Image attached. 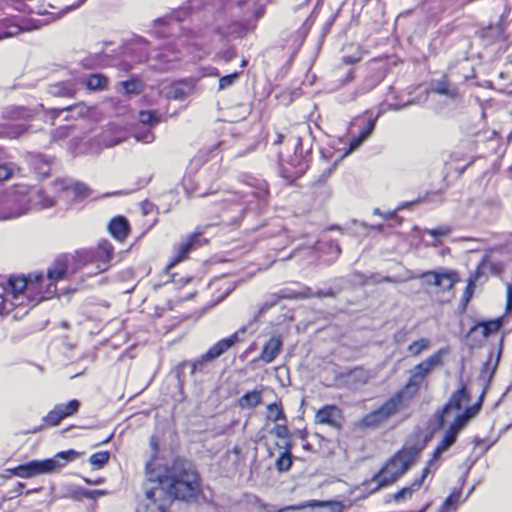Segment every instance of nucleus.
Instances as JSON below:
<instances>
[{
  "label": "nucleus",
  "instance_id": "f257e3e1",
  "mask_svg": "<svg viewBox=\"0 0 512 512\" xmlns=\"http://www.w3.org/2000/svg\"><path fill=\"white\" fill-rule=\"evenodd\" d=\"M145 478L146 482L161 486L173 501L192 503L202 495L200 472L192 460L183 456H176L167 464L147 461Z\"/></svg>",
  "mask_w": 512,
  "mask_h": 512
},
{
  "label": "nucleus",
  "instance_id": "f03ea898",
  "mask_svg": "<svg viewBox=\"0 0 512 512\" xmlns=\"http://www.w3.org/2000/svg\"><path fill=\"white\" fill-rule=\"evenodd\" d=\"M446 354L447 349L441 348L410 369L409 378L405 384L388 397L380 407L365 414L360 420L361 427L376 428L400 411L407 409L419 394L425 379L434 369L443 365Z\"/></svg>",
  "mask_w": 512,
  "mask_h": 512
},
{
  "label": "nucleus",
  "instance_id": "7ed1b4c3",
  "mask_svg": "<svg viewBox=\"0 0 512 512\" xmlns=\"http://www.w3.org/2000/svg\"><path fill=\"white\" fill-rule=\"evenodd\" d=\"M9 285L14 291L18 292L23 306L21 311H17L15 319L25 316L31 308L38 303L52 298L57 291L43 272H31L28 275H11Z\"/></svg>",
  "mask_w": 512,
  "mask_h": 512
},
{
  "label": "nucleus",
  "instance_id": "20e7f679",
  "mask_svg": "<svg viewBox=\"0 0 512 512\" xmlns=\"http://www.w3.org/2000/svg\"><path fill=\"white\" fill-rule=\"evenodd\" d=\"M424 447L425 443L422 442H418L411 446H404L392 457L386 460L380 470L371 478V482L375 483L373 491H378L379 489L390 486L396 482L417 460Z\"/></svg>",
  "mask_w": 512,
  "mask_h": 512
},
{
  "label": "nucleus",
  "instance_id": "39448f33",
  "mask_svg": "<svg viewBox=\"0 0 512 512\" xmlns=\"http://www.w3.org/2000/svg\"><path fill=\"white\" fill-rule=\"evenodd\" d=\"M80 453L74 449L56 453L52 458L31 460L25 464L7 469V472L20 478H31L37 475L50 474L64 468L68 463L79 458Z\"/></svg>",
  "mask_w": 512,
  "mask_h": 512
},
{
  "label": "nucleus",
  "instance_id": "423d86ee",
  "mask_svg": "<svg viewBox=\"0 0 512 512\" xmlns=\"http://www.w3.org/2000/svg\"><path fill=\"white\" fill-rule=\"evenodd\" d=\"M83 268L78 257V251L74 254H61L57 256L47 269V277L50 283L56 287L61 280L67 279Z\"/></svg>",
  "mask_w": 512,
  "mask_h": 512
},
{
  "label": "nucleus",
  "instance_id": "0eeeda50",
  "mask_svg": "<svg viewBox=\"0 0 512 512\" xmlns=\"http://www.w3.org/2000/svg\"><path fill=\"white\" fill-rule=\"evenodd\" d=\"M207 226H197L176 248L175 253L169 258L165 270L169 271L179 263L187 260L189 254L199 247L208 245L209 240L203 237Z\"/></svg>",
  "mask_w": 512,
  "mask_h": 512
},
{
  "label": "nucleus",
  "instance_id": "6e6552de",
  "mask_svg": "<svg viewBox=\"0 0 512 512\" xmlns=\"http://www.w3.org/2000/svg\"><path fill=\"white\" fill-rule=\"evenodd\" d=\"M77 251L83 268L90 264L95 265L97 272L106 271L114 255V247L106 239L99 241L98 245L93 249H81Z\"/></svg>",
  "mask_w": 512,
  "mask_h": 512
},
{
  "label": "nucleus",
  "instance_id": "1a4fd4ad",
  "mask_svg": "<svg viewBox=\"0 0 512 512\" xmlns=\"http://www.w3.org/2000/svg\"><path fill=\"white\" fill-rule=\"evenodd\" d=\"M410 278L424 280L426 286L436 287L437 293L453 291L461 280L459 272L453 269L427 270Z\"/></svg>",
  "mask_w": 512,
  "mask_h": 512
},
{
  "label": "nucleus",
  "instance_id": "9d476101",
  "mask_svg": "<svg viewBox=\"0 0 512 512\" xmlns=\"http://www.w3.org/2000/svg\"><path fill=\"white\" fill-rule=\"evenodd\" d=\"M504 325V317L489 320H479L469 329L466 338L472 346L481 347L485 341L497 335Z\"/></svg>",
  "mask_w": 512,
  "mask_h": 512
},
{
  "label": "nucleus",
  "instance_id": "9b49d317",
  "mask_svg": "<svg viewBox=\"0 0 512 512\" xmlns=\"http://www.w3.org/2000/svg\"><path fill=\"white\" fill-rule=\"evenodd\" d=\"M171 501L161 486L145 488L144 495L138 499L136 512H166Z\"/></svg>",
  "mask_w": 512,
  "mask_h": 512
},
{
  "label": "nucleus",
  "instance_id": "f8f14e48",
  "mask_svg": "<svg viewBox=\"0 0 512 512\" xmlns=\"http://www.w3.org/2000/svg\"><path fill=\"white\" fill-rule=\"evenodd\" d=\"M378 120V115L372 111L367 110L362 115L356 117L352 122V126L358 128V132L353 134L349 141V149L354 150L358 148L365 140L369 138L375 129Z\"/></svg>",
  "mask_w": 512,
  "mask_h": 512
},
{
  "label": "nucleus",
  "instance_id": "ddd939ff",
  "mask_svg": "<svg viewBox=\"0 0 512 512\" xmlns=\"http://www.w3.org/2000/svg\"><path fill=\"white\" fill-rule=\"evenodd\" d=\"M245 462L246 458L242 449L239 446H234L220 458L218 466L223 476L232 478L241 473Z\"/></svg>",
  "mask_w": 512,
  "mask_h": 512
},
{
  "label": "nucleus",
  "instance_id": "4468645a",
  "mask_svg": "<svg viewBox=\"0 0 512 512\" xmlns=\"http://www.w3.org/2000/svg\"><path fill=\"white\" fill-rule=\"evenodd\" d=\"M313 423L315 425H325L339 431L344 423L343 411L337 405L325 404L315 411Z\"/></svg>",
  "mask_w": 512,
  "mask_h": 512
},
{
  "label": "nucleus",
  "instance_id": "2eb2a0df",
  "mask_svg": "<svg viewBox=\"0 0 512 512\" xmlns=\"http://www.w3.org/2000/svg\"><path fill=\"white\" fill-rule=\"evenodd\" d=\"M79 408L80 402L77 399L55 405L54 408L42 418V427L58 426L64 419L76 414Z\"/></svg>",
  "mask_w": 512,
  "mask_h": 512
},
{
  "label": "nucleus",
  "instance_id": "dca6fc26",
  "mask_svg": "<svg viewBox=\"0 0 512 512\" xmlns=\"http://www.w3.org/2000/svg\"><path fill=\"white\" fill-rule=\"evenodd\" d=\"M289 164L294 168L290 173L283 168L282 176L290 181L301 178L309 169V159L303 155L302 138L297 136L294 143V155L290 157Z\"/></svg>",
  "mask_w": 512,
  "mask_h": 512
},
{
  "label": "nucleus",
  "instance_id": "f3484780",
  "mask_svg": "<svg viewBox=\"0 0 512 512\" xmlns=\"http://www.w3.org/2000/svg\"><path fill=\"white\" fill-rule=\"evenodd\" d=\"M9 284V278L0 284V316L13 314L15 318L17 311H21L23 302H21L18 292L14 291Z\"/></svg>",
  "mask_w": 512,
  "mask_h": 512
},
{
  "label": "nucleus",
  "instance_id": "a211bd4d",
  "mask_svg": "<svg viewBox=\"0 0 512 512\" xmlns=\"http://www.w3.org/2000/svg\"><path fill=\"white\" fill-rule=\"evenodd\" d=\"M25 30L23 21L19 16L8 15L0 17V41L16 37Z\"/></svg>",
  "mask_w": 512,
  "mask_h": 512
},
{
  "label": "nucleus",
  "instance_id": "6ab92c4d",
  "mask_svg": "<svg viewBox=\"0 0 512 512\" xmlns=\"http://www.w3.org/2000/svg\"><path fill=\"white\" fill-rule=\"evenodd\" d=\"M480 37L487 44H494L498 42H504L507 40L506 26L502 19L497 23H490L480 31Z\"/></svg>",
  "mask_w": 512,
  "mask_h": 512
},
{
  "label": "nucleus",
  "instance_id": "aec40b11",
  "mask_svg": "<svg viewBox=\"0 0 512 512\" xmlns=\"http://www.w3.org/2000/svg\"><path fill=\"white\" fill-rule=\"evenodd\" d=\"M108 230L114 239L124 242L131 233V226L126 217L119 215L110 220Z\"/></svg>",
  "mask_w": 512,
  "mask_h": 512
},
{
  "label": "nucleus",
  "instance_id": "412c9836",
  "mask_svg": "<svg viewBox=\"0 0 512 512\" xmlns=\"http://www.w3.org/2000/svg\"><path fill=\"white\" fill-rule=\"evenodd\" d=\"M249 31L248 24L242 21H233L229 23L226 28L217 26L214 29L215 34L219 35L222 39H226L230 36L244 38Z\"/></svg>",
  "mask_w": 512,
  "mask_h": 512
},
{
  "label": "nucleus",
  "instance_id": "4be33fe9",
  "mask_svg": "<svg viewBox=\"0 0 512 512\" xmlns=\"http://www.w3.org/2000/svg\"><path fill=\"white\" fill-rule=\"evenodd\" d=\"M282 344L280 335L270 337L263 345L260 353V359L267 364L273 362L280 354Z\"/></svg>",
  "mask_w": 512,
  "mask_h": 512
},
{
  "label": "nucleus",
  "instance_id": "5701e85b",
  "mask_svg": "<svg viewBox=\"0 0 512 512\" xmlns=\"http://www.w3.org/2000/svg\"><path fill=\"white\" fill-rule=\"evenodd\" d=\"M432 91L451 99L458 98L460 94L457 86L451 83L448 74H443L440 79L432 83Z\"/></svg>",
  "mask_w": 512,
  "mask_h": 512
},
{
  "label": "nucleus",
  "instance_id": "b1692460",
  "mask_svg": "<svg viewBox=\"0 0 512 512\" xmlns=\"http://www.w3.org/2000/svg\"><path fill=\"white\" fill-rule=\"evenodd\" d=\"M263 391V386H259L251 391H247L237 400V406L243 410L255 409L262 403Z\"/></svg>",
  "mask_w": 512,
  "mask_h": 512
},
{
  "label": "nucleus",
  "instance_id": "393cba45",
  "mask_svg": "<svg viewBox=\"0 0 512 512\" xmlns=\"http://www.w3.org/2000/svg\"><path fill=\"white\" fill-rule=\"evenodd\" d=\"M429 473H430L429 468L424 467L421 475L418 478L414 479L413 482L409 486L403 487L400 490H398L396 493L393 494V499L396 502H400L406 498H411L413 493L418 491L421 488L425 478L429 475Z\"/></svg>",
  "mask_w": 512,
  "mask_h": 512
},
{
  "label": "nucleus",
  "instance_id": "a878e982",
  "mask_svg": "<svg viewBox=\"0 0 512 512\" xmlns=\"http://www.w3.org/2000/svg\"><path fill=\"white\" fill-rule=\"evenodd\" d=\"M470 394L467 390L466 384H462L460 388L455 390L448 402L445 404L443 411L448 412L449 410H460L463 404L470 402Z\"/></svg>",
  "mask_w": 512,
  "mask_h": 512
},
{
  "label": "nucleus",
  "instance_id": "bb28decb",
  "mask_svg": "<svg viewBox=\"0 0 512 512\" xmlns=\"http://www.w3.org/2000/svg\"><path fill=\"white\" fill-rule=\"evenodd\" d=\"M238 340L237 333L231 334L227 338L220 339L212 345L206 352V357L214 360L228 351Z\"/></svg>",
  "mask_w": 512,
  "mask_h": 512
},
{
  "label": "nucleus",
  "instance_id": "cd10ccee",
  "mask_svg": "<svg viewBox=\"0 0 512 512\" xmlns=\"http://www.w3.org/2000/svg\"><path fill=\"white\" fill-rule=\"evenodd\" d=\"M277 447L282 448L283 451L279 454L275 461V468L278 472L284 473L291 469L292 467V449L293 444H290L289 442L286 444V446H280L278 443L276 444Z\"/></svg>",
  "mask_w": 512,
  "mask_h": 512
},
{
  "label": "nucleus",
  "instance_id": "c85d7f7f",
  "mask_svg": "<svg viewBox=\"0 0 512 512\" xmlns=\"http://www.w3.org/2000/svg\"><path fill=\"white\" fill-rule=\"evenodd\" d=\"M346 376L348 381L354 387H359L367 384L371 378L370 371L363 366H356L347 371Z\"/></svg>",
  "mask_w": 512,
  "mask_h": 512
},
{
  "label": "nucleus",
  "instance_id": "c756f323",
  "mask_svg": "<svg viewBox=\"0 0 512 512\" xmlns=\"http://www.w3.org/2000/svg\"><path fill=\"white\" fill-rule=\"evenodd\" d=\"M266 420L273 423L287 422L281 399L267 405Z\"/></svg>",
  "mask_w": 512,
  "mask_h": 512
},
{
  "label": "nucleus",
  "instance_id": "7c9ffc66",
  "mask_svg": "<svg viewBox=\"0 0 512 512\" xmlns=\"http://www.w3.org/2000/svg\"><path fill=\"white\" fill-rule=\"evenodd\" d=\"M307 505L310 508H318L319 512H343L345 506L341 501H319V500H311L307 501Z\"/></svg>",
  "mask_w": 512,
  "mask_h": 512
},
{
  "label": "nucleus",
  "instance_id": "2f4dec72",
  "mask_svg": "<svg viewBox=\"0 0 512 512\" xmlns=\"http://www.w3.org/2000/svg\"><path fill=\"white\" fill-rule=\"evenodd\" d=\"M84 85L88 90L92 91H103L108 88V79L101 73L89 74L83 81Z\"/></svg>",
  "mask_w": 512,
  "mask_h": 512
},
{
  "label": "nucleus",
  "instance_id": "473e14b6",
  "mask_svg": "<svg viewBox=\"0 0 512 512\" xmlns=\"http://www.w3.org/2000/svg\"><path fill=\"white\" fill-rule=\"evenodd\" d=\"M212 361V359L206 357V353L201 355L194 361L185 360L182 361L177 367V373L180 376V370L185 366L190 367V374L194 375L196 372H204L207 366V363Z\"/></svg>",
  "mask_w": 512,
  "mask_h": 512
},
{
  "label": "nucleus",
  "instance_id": "72a5a7b5",
  "mask_svg": "<svg viewBox=\"0 0 512 512\" xmlns=\"http://www.w3.org/2000/svg\"><path fill=\"white\" fill-rule=\"evenodd\" d=\"M312 438L317 442L318 444V447H315L312 443H310L309 441L306 440V432H304L302 435H301V439L303 440V449L305 451H308V452H311V453H321L324 451V447L323 446H326L328 444V440L326 438H324L321 434L319 433H313L312 434Z\"/></svg>",
  "mask_w": 512,
  "mask_h": 512
},
{
  "label": "nucleus",
  "instance_id": "f704fd0d",
  "mask_svg": "<svg viewBox=\"0 0 512 512\" xmlns=\"http://www.w3.org/2000/svg\"><path fill=\"white\" fill-rule=\"evenodd\" d=\"M270 433L282 440L281 446H286L288 442L293 444L287 422L275 423Z\"/></svg>",
  "mask_w": 512,
  "mask_h": 512
},
{
  "label": "nucleus",
  "instance_id": "c9c22d12",
  "mask_svg": "<svg viewBox=\"0 0 512 512\" xmlns=\"http://www.w3.org/2000/svg\"><path fill=\"white\" fill-rule=\"evenodd\" d=\"M303 297H304L303 295L298 294V293L293 292V291L281 290V291H279L277 293H274L272 295L271 302H269V303L266 302L264 304L262 310L269 309V308L273 307L280 300H283V299L294 300V299H299V298H303Z\"/></svg>",
  "mask_w": 512,
  "mask_h": 512
},
{
  "label": "nucleus",
  "instance_id": "e433bc0d",
  "mask_svg": "<svg viewBox=\"0 0 512 512\" xmlns=\"http://www.w3.org/2000/svg\"><path fill=\"white\" fill-rule=\"evenodd\" d=\"M110 452L109 451H98L93 453L89 457V463L93 469L99 470L102 469L110 460Z\"/></svg>",
  "mask_w": 512,
  "mask_h": 512
},
{
  "label": "nucleus",
  "instance_id": "4c0bfd02",
  "mask_svg": "<svg viewBox=\"0 0 512 512\" xmlns=\"http://www.w3.org/2000/svg\"><path fill=\"white\" fill-rule=\"evenodd\" d=\"M429 347H430L429 339L419 338V339L413 341L411 344H409V346L407 347V351L409 353V356L418 357L424 351H426Z\"/></svg>",
  "mask_w": 512,
  "mask_h": 512
},
{
  "label": "nucleus",
  "instance_id": "58836bf2",
  "mask_svg": "<svg viewBox=\"0 0 512 512\" xmlns=\"http://www.w3.org/2000/svg\"><path fill=\"white\" fill-rule=\"evenodd\" d=\"M482 261L485 262L487 274L492 276H501L504 271V265L500 261H494L490 255H484Z\"/></svg>",
  "mask_w": 512,
  "mask_h": 512
},
{
  "label": "nucleus",
  "instance_id": "ea45409f",
  "mask_svg": "<svg viewBox=\"0 0 512 512\" xmlns=\"http://www.w3.org/2000/svg\"><path fill=\"white\" fill-rule=\"evenodd\" d=\"M219 205L222 215L225 214L226 212H233L235 214L227 218V221L229 222L234 221L236 219V216L239 215L242 211L241 204L236 201L224 200L221 201Z\"/></svg>",
  "mask_w": 512,
  "mask_h": 512
},
{
  "label": "nucleus",
  "instance_id": "a19ab883",
  "mask_svg": "<svg viewBox=\"0 0 512 512\" xmlns=\"http://www.w3.org/2000/svg\"><path fill=\"white\" fill-rule=\"evenodd\" d=\"M138 119L140 123L149 126H155L160 123V117L157 115V113L150 110L140 111L138 114Z\"/></svg>",
  "mask_w": 512,
  "mask_h": 512
},
{
  "label": "nucleus",
  "instance_id": "79ce46f5",
  "mask_svg": "<svg viewBox=\"0 0 512 512\" xmlns=\"http://www.w3.org/2000/svg\"><path fill=\"white\" fill-rule=\"evenodd\" d=\"M121 86L125 90L127 94H135L138 95L143 90V85L141 81L137 78L129 79L121 82Z\"/></svg>",
  "mask_w": 512,
  "mask_h": 512
},
{
  "label": "nucleus",
  "instance_id": "37998d69",
  "mask_svg": "<svg viewBox=\"0 0 512 512\" xmlns=\"http://www.w3.org/2000/svg\"><path fill=\"white\" fill-rule=\"evenodd\" d=\"M485 262L482 261V259L479 261V263L476 266V269L474 272L470 274L468 279L473 280L475 283L479 281L486 282L488 280V274L487 269H485Z\"/></svg>",
  "mask_w": 512,
  "mask_h": 512
},
{
  "label": "nucleus",
  "instance_id": "c03bdc74",
  "mask_svg": "<svg viewBox=\"0 0 512 512\" xmlns=\"http://www.w3.org/2000/svg\"><path fill=\"white\" fill-rule=\"evenodd\" d=\"M108 492L106 490H87L80 489L74 493L75 499L87 498V499H96L101 496L107 495Z\"/></svg>",
  "mask_w": 512,
  "mask_h": 512
},
{
  "label": "nucleus",
  "instance_id": "a18cd8bd",
  "mask_svg": "<svg viewBox=\"0 0 512 512\" xmlns=\"http://www.w3.org/2000/svg\"><path fill=\"white\" fill-rule=\"evenodd\" d=\"M457 436L458 433L448 428L438 445L446 451L456 442Z\"/></svg>",
  "mask_w": 512,
  "mask_h": 512
},
{
  "label": "nucleus",
  "instance_id": "49530a36",
  "mask_svg": "<svg viewBox=\"0 0 512 512\" xmlns=\"http://www.w3.org/2000/svg\"><path fill=\"white\" fill-rule=\"evenodd\" d=\"M461 492L460 491H453L449 494V496L445 499L443 503V507L447 510H456L458 507V504L460 502Z\"/></svg>",
  "mask_w": 512,
  "mask_h": 512
},
{
  "label": "nucleus",
  "instance_id": "de8ad7c7",
  "mask_svg": "<svg viewBox=\"0 0 512 512\" xmlns=\"http://www.w3.org/2000/svg\"><path fill=\"white\" fill-rule=\"evenodd\" d=\"M238 76H239L238 72H234V73L220 77L218 89L224 90V89L232 86L234 84V82L237 80Z\"/></svg>",
  "mask_w": 512,
  "mask_h": 512
},
{
  "label": "nucleus",
  "instance_id": "09e8293b",
  "mask_svg": "<svg viewBox=\"0 0 512 512\" xmlns=\"http://www.w3.org/2000/svg\"><path fill=\"white\" fill-rule=\"evenodd\" d=\"M468 421L469 419L463 413L458 414L450 424L449 428L459 434Z\"/></svg>",
  "mask_w": 512,
  "mask_h": 512
},
{
  "label": "nucleus",
  "instance_id": "8fccbe9b",
  "mask_svg": "<svg viewBox=\"0 0 512 512\" xmlns=\"http://www.w3.org/2000/svg\"><path fill=\"white\" fill-rule=\"evenodd\" d=\"M367 282H371L372 284H379L382 282L386 283H399L400 280L391 276H381L378 274H372L368 277Z\"/></svg>",
  "mask_w": 512,
  "mask_h": 512
},
{
  "label": "nucleus",
  "instance_id": "3c124183",
  "mask_svg": "<svg viewBox=\"0 0 512 512\" xmlns=\"http://www.w3.org/2000/svg\"><path fill=\"white\" fill-rule=\"evenodd\" d=\"M445 450L443 448H441L439 445L436 446V448L434 449V451L432 452V455H431V459L427 462L426 466L425 467H428L429 470L431 471V467H433V470H437L438 468V465L435 464V462L440 459L441 457V454L444 452Z\"/></svg>",
  "mask_w": 512,
  "mask_h": 512
},
{
  "label": "nucleus",
  "instance_id": "603ef678",
  "mask_svg": "<svg viewBox=\"0 0 512 512\" xmlns=\"http://www.w3.org/2000/svg\"><path fill=\"white\" fill-rule=\"evenodd\" d=\"M11 114L15 118H21L28 121L31 118V112L29 109L24 107H17L11 111Z\"/></svg>",
  "mask_w": 512,
  "mask_h": 512
},
{
  "label": "nucleus",
  "instance_id": "864d4df0",
  "mask_svg": "<svg viewBox=\"0 0 512 512\" xmlns=\"http://www.w3.org/2000/svg\"><path fill=\"white\" fill-rule=\"evenodd\" d=\"M25 484L22 482H17L12 489L8 491V498L13 499L21 496L24 493Z\"/></svg>",
  "mask_w": 512,
  "mask_h": 512
},
{
  "label": "nucleus",
  "instance_id": "5fc2aeb1",
  "mask_svg": "<svg viewBox=\"0 0 512 512\" xmlns=\"http://www.w3.org/2000/svg\"><path fill=\"white\" fill-rule=\"evenodd\" d=\"M75 106H67L62 108H51L47 110V114L50 115L52 122L60 116L64 111H71Z\"/></svg>",
  "mask_w": 512,
  "mask_h": 512
},
{
  "label": "nucleus",
  "instance_id": "6e6d98bb",
  "mask_svg": "<svg viewBox=\"0 0 512 512\" xmlns=\"http://www.w3.org/2000/svg\"><path fill=\"white\" fill-rule=\"evenodd\" d=\"M481 407V403H475L469 407H467L462 413L470 420L471 418L475 417Z\"/></svg>",
  "mask_w": 512,
  "mask_h": 512
},
{
  "label": "nucleus",
  "instance_id": "4d7b16f0",
  "mask_svg": "<svg viewBox=\"0 0 512 512\" xmlns=\"http://www.w3.org/2000/svg\"><path fill=\"white\" fill-rule=\"evenodd\" d=\"M150 446H151L153 453H152L151 459L149 461H153V463H157L156 458L159 453V444H158V440L155 436H152L150 438Z\"/></svg>",
  "mask_w": 512,
  "mask_h": 512
},
{
  "label": "nucleus",
  "instance_id": "13d9d810",
  "mask_svg": "<svg viewBox=\"0 0 512 512\" xmlns=\"http://www.w3.org/2000/svg\"><path fill=\"white\" fill-rule=\"evenodd\" d=\"M476 283L473 280L467 279L466 287L464 288L463 294L466 297L472 299L475 291Z\"/></svg>",
  "mask_w": 512,
  "mask_h": 512
},
{
  "label": "nucleus",
  "instance_id": "bf43d9fd",
  "mask_svg": "<svg viewBox=\"0 0 512 512\" xmlns=\"http://www.w3.org/2000/svg\"><path fill=\"white\" fill-rule=\"evenodd\" d=\"M308 507L309 506L307 505V502H304V503H301L298 505L283 507V508L279 509L277 512H298V510L308 508Z\"/></svg>",
  "mask_w": 512,
  "mask_h": 512
},
{
  "label": "nucleus",
  "instance_id": "052dcab7",
  "mask_svg": "<svg viewBox=\"0 0 512 512\" xmlns=\"http://www.w3.org/2000/svg\"><path fill=\"white\" fill-rule=\"evenodd\" d=\"M362 58L361 54L358 55H344L342 57V62L347 65H353L358 63Z\"/></svg>",
  "mask_w": 512,
  "mask_h": 512
},
{
  "label": "nucleus",
  "instance_id": "680f3d73",
  "mask_svg": "<svg viewBox=\"0 0 512 512\" xmlns=\"http://www.w3.org/2000/svg\"><path fill=\"white\" fill-rule=\"evenodd\" d=\"M266 13V6L264 4H260L253 11V18L257 22L260 20Z\"/></svg>",
  "mask_w": 512,
  "mask_h": 512
},
{
  "label": "nucleus",
  "instance_id": "e2e57ef3",
  "mask_svg": "<svg viewBox=\"0 0 512 512\" xmlns=\"http://www.w3.org/2000/svg\"><path fill=\"white\" fill-rule=\"evenodd\" d=\"M12 176V170L7 165H0V182L9 179Z\"/></svg>",
  "mask_w": 512,
  "mask_h": 512
},
{
  "label": "nucleus",
  "instance_id": "0e129e2a",
  "mask_svg": "<svg viewBox=\"0 0 512 512\" xmlns=\"http://www.w3.org/2000/svg\"><path fill=\"white\" fill-rule=\"evenodd\" d=\"M216 284L219 285V287H225V294L222 299L227 297L235 289V285L231 282H218Z\"/></svg>",
  "mask_w": 512,
  "mask_h": 512
},
{
  "label": "nucleus",
  "instance_id": "69168bd1",
  "mask_svg": "<svg viewBox=\"0 0 512 512\" xmlns=\"http://www.w3.org/2000/svg\"><path fill=\"white\" fill-rule=\"evenodd\" d=\"M171 93V98L173 99H183L186 95L184 90L180 87H174Z\"/></svg>",
  "mask_w": 512,
  "mask_h": 512
},
{
  "label": "nucleus",
  "instance_id": "338daca9",
  "mask_svg": "<svg viewBox=\"0 0 512 512\" xmlns=\"http://www.w3.org/2000/svg\"><path fill=\"white\" fill-rule=\"evenodd\" d=\"M81 478L88 485H98V484H102L104 482L103 477H98L96 479H90V478L82 476Z\"/></svg>",
  "mask_w": 512,
  "mask_h": 512
},
{
  "label": "nucleus",
  "instance_id": "774afa93",
  "mask_svg": "<svg viewBox=\"0 0 512 512\" xmlns=\"http://www.w3.org/2000/svg\"><path fill=\"white\" fill-rule=\"evenodd\" d=\"M192 280L191 277H181L179 280H173L174 284L178 287H183L190 283Z\"/></svg>",
  "mask_w": 512,
  "mask_h": 512
}]
</instances>
